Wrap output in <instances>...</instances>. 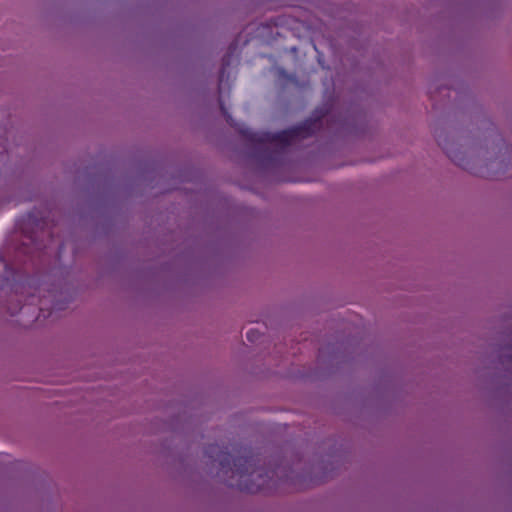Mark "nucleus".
<instances>
[{
  "label": "nucleus",
  "instance_id": "nucleus-5",
  "mask_svg": "<svg viewBox=\"0 0 512 512\" xmlns=\"http://www.w3.org/2000/svg\"><path fill=\"white\" fill-rule=\"evenodd\" d=\"M500 357L505 370L512 373V346L504 348Z\"/></svg>",
  "mask_w": 512,
  "mask_h": 512
},
{
  "label": "nucleus",
  "instance_id": "nucleus-4",
  "mask_svg": "<svg viewBox=\"0 0 512 512\" xmlns=\"http://www.w3.org/2000/svg\"><path fill=\"white\" fill-rule=\"evenodd\" d=\"M439 145L442 147V149L444 150L446 155L451 159V161H453L458 166H463V156L460 151L452 150L449 147L443 145L440 141Z\"/></svg>",
  "mask_w": 512,
  "mask_h": 512
},
{
  "label": "nucleus",
  "instance_id": "nucleus-8",
  "mask_svg": "<svg viewBox=\"0 0 512 512\" xmlns=\"http://www.w3.org/2000/svg\"><path fill=\"white\" fill-rule=\"evenodd\" d=\"M21 309V306L20 305H17L15 308L11 309V308H8L10 314H15L18 310Z\"/></svg>",
  "mask_w": 512,
  "mask_h": 512
},
{
  "label": "nucleus",
  "instance_id": "nucleus-10",
  "mask_svg": "<svg viewBox=\"0 0 512 512\" xmlns=\"http://www.w3.org/2000/svg\"><path fill=\"white\" fill-rule=\"evenodd\" d=\"M34 296H31V299L29 300V303H33Z\"/></svg>",
  "mask_w": 512,
  "mask_h": 512
},
{
  "label": "nucleus",
  "instance_id": "nucleus-1",
  "mask_svg": "<svg viewBox=\"0 0 512 512\" xmlns=\"http://www.w3.org/2000/svg\"><path fill=\"white\" fill-rule=\"evenodd\" d=\"M205 454L212 459L213 462H218L220 471L224 475L232 473L231 478L235 476L238 478L236 482L227 480L226 483L230 487H236L240 491L248 493H257L269 487L268 481L276 474L275 470H266L264 473L257 472L255 469L256 459L251 455V451L244 449L243 455L233 459V468L230 467L231 455L228 447L221 448L218 445H209L205 449Z\"/></svg>",
  "mask_w": 512,
  "mask_h": 512
},
{
  "label": "nucleus",
  "instance_id": "nucleus-3",
  "mask_svg": "<svg viewBox=\"0 0 512 512\" xmlns=\"http://www.w3.org/2000/svg\"><path fill=\"white\" fill-rule=\"evenodd\" d=\"M237 46H238L237 43H231V45L228 48V52L226 53V55H224V57L222 59V68H221L220 74H219V82H220L219 89L221 88V84L224 80L226 69H227V67H229L231 65L233 55L237 50Z\"/></svg>",
  "mask_w": 512,
  "mask_h": 512
},
{
  "label": "nucleus",
  "instance_id": "nucleus-7",
  "mask_svg": "<svg viewBox=\"0 0 512 512\" xmlns=\"http://www.w3.org/2000/svg\"><path fill=\"white\" fill-rule=\"evenodd\" d=\"M260 336H261V334L259 333V331L255 330V329H250L246 333V338L250 342H256L260 338Z\"/></svg>",
  "mask_w": 512,
  "mask_h": 512
},
{
  "label": "nucleus",
  "instance_id": "nucleus-6",
  "mask_svg": "<svg viewBox=\"0 0 512 512\" xmlns=\"http://www.w3.org/2000/svg\"><path fill=\"white\" fill-rule=\"evenodd\" d=\"M219 106H220V110L223 114V116L225 117L227 123L232 126V127H237V123L235 122V120L232 118V116L229 114L228 110L226 109L225 107V104L224 102L222 101V99L220 98L219 99Z\"/></svg>",
  "mask_w": 512,
  "mask_h": 512
},
{
  "label": "nucleus",
  "instance_id": "nucleus-2",
  "mask_svg": "<svg viewBox=\"0 0 512 512\" xmlns=\"http://www.w3.org/2000/svg\"><path fill=\"white\" fill-rule=\"evenodd\" d=\"M324 117L325 113L317 110L312 118L280 132H255L248 128L241 129L240 132L246 140L258 146L257 149L263 162L277 163L288 146L297 140L306 139L315 134L320 129Z\"/></svg>",
  "mask_w": 512,
  "mask_h": 512
},
{
  "label": "nucleus",
  "instance_id": "nucleus-11",
  "mask_svg": "<svg viewBox=\"0 0 512 512\" xmlns=\"http://www.w3.org/2000/svg\"><path fill=\"white\" fill-rule=\"evenodd\" d=\"M54 309H58V307L56 305H53L52 310H54Z\"/></svg>",
  "mask_w": 512,
  "mask_h": 512
},
{
  "label": "nucleus",
  "instance_id": "nucleus-9",
  "mask_svg": "<svg viewBox=\"0 0 512 512\" xmlns=\"http://www.w3.org/2000/svg\"><path fill=\"white\" fill-rule=\"evenodd\" d=\"M39 310L40 312H44V307L42 305V300H40V307H39Z\"/></svg>",
  "mask_w": 512,
  "mask_h": 512
}]
</instances>
